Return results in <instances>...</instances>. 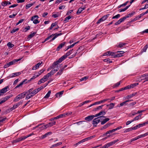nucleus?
Segmentation results:
<instances>
[{
	"mask_svg": "<svg viewBox=\"0 0 148 148\" xmlns=\"http://www.w3.org/2000/svg\"><path fill=\"white\" fill-rule=\"evenodd\" d=\"M61 35H62V34L61 33H56L55 34H51V35L48 36L47 38H45L44 41L42 42L43 43L45 42L46 41L51 38L52 37H53V38H52V39L49 41L50 42H51L55 40V39L57 37Z\"/></svg>",
	"mask_w": 148,
	"mask_h": 148,
	"instance_id": "f257e3e1",
	"label": "nucleus"
},
{
	"mask_svg": "<svg viewBox=\"0 0 148 148\" xmlns=\"http://www.w3.org/2000/svg\"><path fill=\"white\" fill-rule=\"evenodd\" d=\"M106 116H100L94 119L92 121V124L93 126L96 127L98 123L101 122V120H102V118H106Z\"/></svg>",
	"mask_w": 148,
	"mask_h": 148,
	"instance_id": "f03ea898",
	"label": "nucleus"
},
{
	"mask_svg": "<svg viewBox=\"0 0 148 148\" xmlns=\"http://www.w3.org/2000/svg\"><path fill=\"white\" fill-rule=\"evenodd\" d=\"M21 59L14 60L8 63L5 64L3 68L4 69L7 68L10 66L15 64V63L21 60Z\"/></svg>",
	"mask_w": 148,
	"mask_h": 148,
	"instance_id": "7ed1b4c3",
	"label": "nucleus"
},
{
	"mask_svg": "<svg viewBox=\"0 0 148 148\" xmlns=\"http://www.w3.org/2000/svg\"><path fill=\"white\" fill-rule=\"evenodd\" d=\"M39 17L38 15H35L32 17L31 20L33 21L34 24H37L40 22V21L38 20Z\"/></svg>",
	"mask_w": 148,
	"mask_h": 148,
	"instance_id": "20e7f679",
	"label": "nucleus"
},
{
	"mask_svg": "<svg viewBox=\"0 0 148 148\" xmlns=\"http://www.w3.org/2000/svg\"><path fill=\"white\" fill-rule=\"evenodd\" d=\"M37 93L35 90H34L32 91V92H31L30 93H28V94H27L26 95V97H25V99L26 100H27L31 98L32 97H33L35 95H36Z\"/></svg>",
	"mask_w": 148,
	"mask_h": 148,
	"instance_id": "39448f33",
	"label": "nucleus"
},
{
	"mask_svg": "<svg viewBox=\"0 0 148 148\" xmlns=\"http://www.w3.org/2000/svg\"><path fill=\"white\" fill-rule=\"evenodd\" d=\"M9 89H10L9 86H7L2 88L0 90V96L3 95L7 91L9 90Z\"/></svg>",
	"mask_w": 148,
	"mask_h": 148,
	"instance_id": "423d86ee",
	"label": "nucleus"
},
{
	"mask_svg": "<svg viewBox=\"0 0 148 148\" xmlns=\"http://www.w3.org/2000/svg\"><path fill=\"white\" fill-rule=\"evenodd\" d=\"M128 18V16H124L122 18H120L119 20L117 22L115 23V25H117L120 24L121 22L124 21V20L126 19L127 18Z\"/></svg>",
	"mask_w": 148,
	"mask_h": 148,
	"instance_id": "0eeeda50",
	"label": "nucleus"
},
{
	"mask_svg": "<svg viewBox=\"0 0 148 148\" xmlns=\"http://www.w3.org/2000/svg\"><path fill=\"white\" fill-rule=\"evenodd\" d=\"M23 101H20L18 103H16L15 105H14L13 107H12L10 108V110H12L17 107H18V106H19L21 104H22L23 103Z\"/></svg>",
	"mask_w": 148,
	"mask_h": 148,
	"instance_id": "6e6552de",
	"label": "nucleus"
},
{
	"mask_svg": "<svg viewBox=\"0 0 148 148\" xmlns=\"http://www.w3.org/2000/svg\"><path fill=\"white\" fill-rule=\"evenodd\" d=\"M12 95H10L9 96H5L3 98H2L0 100L2 103H3L7 100L9 98L11 97Z\"/></svg>",
	"mask_w": 148,
	"mask_h": 148,
	"instance_id": "1a4fd4ad",
	"label": "nucleus"
},
{
	"mask_svg": "<svg viewBox=\"0 0 148 148\" xmlns=\"http://www.w3.org/2000/svg\"><path fill=\"white\" fill-rule=\"evenodd\" d=\"M21 74V73L19 72L13 73L10 74L8 77L9 78H11L15 77L16 76L19 75Z\"/></svg>",
	"mask_w": 148,
	"mask_h": 148,
	"instance_id": "9d476101",
	"label": "nucleus"
},
{
	"mask_svg": "<svg viewBox=\"0 0 148 148\" xmlns=\"http://www.w3.org/2000/svg\"><path fill=\"white\" fill-rule=\"evenodd\" d=\"M95 117V115H89L85 117V120L87 121H91Z\"/></svg>",
	"mask_w": 148,
	"mask_h": 148,
	"instance_id": "9b49d317",
	"label": "nucleus"
},
{
	"mask_svg": "<svg viewBox=\"0 0 148 148\" xmlns=\"http://www.w3.org/2000/svg\"><path fill=\"white\" fill-rule=\"evenodd\" d=\"M125 52L123 51H119L117 52L116 54V58H118L122 56Z\"/></svg>",
	"mask_w": 148,
	"mask_h": 148,
	"instance_id": "f8f14e48",
	"label": "nucleus"
},
{
	"mask_svg": "<svg viewBox=\"0 0 148 148\" xmlns=\"http://www.w3.org/2000/svg\"><path fill=\"white\" fill-rule=\"evenodd\" d=\"M27 79H25L22 82H21L18 85L16 86L15 87V88H17L19 87H21L22 85L24 84L27 83Z\"/></svg>",
	"mask_w": 148,
	"mask_h": 148,
	"instance_id": "ddd939ff",
	"label": "nucleus"
},
{
	"mask_svg": "<svg viewBox=\"0 0 148 148\" xmlns=\"http://www.w3.org/2000/svg\"><path fill=\"white\" fill-rule=\"evenodd\" d=\"M66 44L65 42H63L62 43L60 44L57 47L56 50L57 51H59L60 49H61Z\"/></svg>",
	"mask_w": 148,
	"mask_h": 148,
	"instance_id": "4468645a",
	"label": "nucleus"
},
{
	"mask_svg": "<svg viewBox=\"0 0 148 148\" xmlns=\"http://www.w3.org/2000/svg\"><path fill=\"white\" fill-rule=\"evenodd\" d=\"M85 6L83 8L81 7V8H79L77 12V14H80L83 10H85Z\"/></svg>",
	"mask_w": 148,
	"mask_h": 148,
	"instance_id": "2eb2a0df",
	"label": "nucleus"
},
{
	"mask_svg": "<svg viewBox=\"0 0 148 148\" xmlns=\"http://www.w3.org/2000/svg\"><path fill=\"white\" fill-rule=\"evenodd\" d=\"M106 112L105 111H101L99 113L97 114H95V116L97 117L101 115H102L101 116H104L103 115H104L106 114Z\"/></svg>",
	"mask_w": 148,
	"mask_h": 148,
	"instance_id": "dca6fc26",
	"label": "nucleus"
},
{
	"mask_svg": "<svg viewBox=\"0 0 148 148\" xmlns=\"http://www.w3.org/2000/svg\"><path fill=\"white\" fill-rule=\"evenodd\" d=\"M52 134V132H48L47 133H46L44 135H42V136H41V138L42 139L46 137L47 136L50 135Z\"/></svg>",
	"mask_w": 148,
	"mask_h": 148,
	"instance_id": "f3484780",
	"label": "nucleus"
},
{
	"mask_svg": "<svg viewBox=\"0 0 148 148\" xmlns=\"http://www.w3.org/2000/svg\"><path fill=\"white\" fill-rule=\"evenodd\" d=\"M64 91L62 90L61 91L57 93L55 96H56V97H62V95L63 94Z\"/></svg>",
	"mask_w": 148,
	"mask_h": 148,
	"instance_id": "a211bd4d",
	"label": "nucleus"
},
{
	"mask_svg": "<svg viewBox=\"0 0 148 148\" xmlns=\"http://www.w3.org/2000/svg\"><path fill=\"white\" fill-rule=\"evenodd\" d=\"M27 93V92H24L23 93L18 95V96L20 97L21 99H22L24 98L25 97V96Z\"/></svg>",
	"mask_w": 148,
	"mask_h": 148,
	"instance_id": "6ab92c4d",
	"label": "nucleus"
},
{
	"mask_svg": "<svg viewBox=\"0 0 148 148\" xmlns=\"http://www.w3.org/2000/svg\"><path fill=\"white\" fill-rule=\"evenodd\" d=\"M114 106L115 103H110L109 104H108L107 105V107H109V109H112L114 108Z\"/></svg>",
	"mask_w": 148,
	"mask_h": 148,
	"instance_id": "aec40b11",
	"label": "nucleus"
},
{
	"mask_svg": "<svg viewBox=\"0 0 148 148\" xmlns=\"http://www.w3.org/2000/svg\"><path fill=\"white\" fill-rule=\"evenodd\" d=\"M137 94L136 92H135V93H132L130 95L127 96L126 97V98L127 99H129L132 98L134 96H135Z\"/></svg>",
	"mask_w": 148,
	"mask_h": 148,
	"instance_id": "412c9836",
	"label": "nucleus"
},
{
	"mask_svg": "<svg viewBox=\"0 0 148 148\" xmlns=\"http://www.w3.org/2000/svg\"><path fill=\"white\" fill-rule=\"evenodd\" d=\"M127 43H123L121 42H120L119 44L117 46V47L119 48H122Z\"/></svg>",
	"mask_w": 148,
	"mask_h": 148,
	"instance_id": "4be33fe9",
	"label": "nucleus"
},
{
	"mask_svg": "<svg viewBox=\"0 0 148 148\" xmlns=\"http://www.w3.org/2000/svg\"><path fill=\"white\" fill-rule=\"evenodd\" d=\"M66 58L64 56V55L62 56L60 58H59L57 61L59 63H60L62 62L63 60H64Z\"/></svg>",
	"mask_w": 148,
	"mask_h": 148,
	"instance_id": "5701e85b",
	"label": "nucleus"
},
{
	"mask_svg": "<svg viewBox=\"0 0 148 148\" xmlns=\"http://www.w3.org/2000/svg\"><path fill=\"white\" fill-rule=\"evenodd\" d=\"M62 64H59V66H53V68L54 69L55 71L56 72L59 69V68L60 67L62 66Z\"/></svg>",
	"mask_w": 148,
	"mask_h": 148,
	"instance_id": "b1692460",
	"label": "nucleus"
},
{
	"mask_svg": "<svg viewBox=\"0 0 148 148\" xmlns=\"http://www.w3.org/2000/svg\"><path fill=\"white\" fill-rule=\"evenodd\" d=\"M110 120V119L109 118H106L105 119L103 120L102 121H101V124L103 125L106 123L108 121Z\"/></svg>",
	"mask_w": 148,
	"mask_h": 148,
	"instance_id": "393cba45",
	"label": "nucleus"
},
{
	"mask_svg": "<svg viewBox=\"0 0 148 148\" xmlns=\"http://www.w3.org/2000/svg\"><path fill=\"white\" fill-rule=\"evenodd\" d=\"M73 50V49L71 50H70L68 52H67L64 55V56L66 57V58L68 56H69L71 53H72Z\"/></svg>",
	"mask_w": 148,
	"mask_h": 148,
	"instance_id": "a878e982",
	"label": "nucleus"
},
{
	"mask_svg": "<svg viewBox=\"0 0 148 148\" xmlns=\"http://www.w3.org/2000/svg\"><path fill=\"white\" fill-rule=\"evenodd\" d=\"M111 124L110 123H107L103 127L101 128V130H103L106 129Z\"/></svg>",
	"mask_w": 148,
	"mask_h": 148,
	"instance_id": "bb28decb",
	"label": "nucleus"
},
{
	"mask_svg": "<svg viewBox=\"0 0 148 148\" xmlns=\"http://www.w3.org/2000/svg\"><path fill=\"white\" fill-rule=\"evenodd\" d=\"M71 17L72 16H68L67 17L65 18L64 20V21L65 22V23L68 22L69 21V20L71 18Z\"/></svg>",
	"mask_w": 148,
	"mask_h": 148,
	"instance_id": "cd10ccee",
	"label": "nucleus"
},
{
	"mask_svg": "<svg viewBox=\"0 0 148 148\" xmlns=\"http://www.w3.org/2000/svg\"><path fill=\"white\" fill-rule=\"evenodd\" d=\"M138 84V83H135L134 84H133L130 85H129V86H130L129 87H130V89L131 88H133L135 86H136Z\"/></svg>",
	"mask_w": 148,
	"mask_h": 148,
	"instance_id": "c85d7f7f",
	"label": "nucleus"
},
{
	"mask_svg": "<svg viewBox=\"0 0 148 148\" xmlns=\"http://www.w3.org/2000/svg\"><path fill=\"white\" fill-rule=\"evenodd\" d=\"M11 4V3L9 1H5L4 2H2L1 3V5L2 6H6L7 4Z\"/></svg>",
	"mask_w": 148,
	"mask_h": 148,
	"instance_id": "c756f323",
	"label": "nucleus"
},
{
	"mask_svg": "<svg viewBox=\"0 0 148 148\" xmlns=\"http://www.w3.org/2000/svg\"><path fill=\"white\" fill-rule=\"evenodd\" d=\"M62 144V143L60 142H59L58 143H57L56 144L52 145V146H51V147H50V148H52L53 147H57V146H58L61 145V144Z\"/></svg>",
	"mask_w": 148,
	"mask_h": 148,
	"instance_id": "7c9ffc66",
	"label": "nucleus"
},
{
	"mask_svg": "<svg viewBox=\"0 0 148 148\" xmlns=\"http://www.w3.org/2000/svg\"><path fill=\"white\" fill-rule=\"evenodd\" d=\"M46 80H45V79H44V78H43L40 79V80L39 81L38 83V84H40L42 83H44Z\"/></svg>",
	"mask_w": 148,
	"mask_h": 148,
	"instance_id": "2f4dec72",
	"label": "nucleus"
},
{
	"mask_svg": "<svg viewBox=\"0 0 148 148\" xmlns=\"http://www.w3.org/2000/svg\"><path fill=\"white\" fill-rule=\"evenodd\" d=\"M103 61L105 62H106L108 64L112 63V60H110L109 58L103 60Z\"/></svg>",
	"mask_w": 148,
	"mask_h": 148,
	"instance_id": "473e14b6",
	"label": "nucleus"
},
{
	"mask_svg": "<svg viewBox=\"0 0 148 148\" xmlns=\"http://www.w3.org/2000/svg\"><path fill=\"white\" fill-rule=\"evenodd\" d=\"M114 132V129L112 130H110L109 131L107 132L104 135H106L108 134H110L112 132Z\"/></svg>",
	"mask_w": 148,
	"mask_h": 148,
	"instance_id": "72a5a7b5",
	"label": "nucleus"
},
{
	"mask_svg": "<svg viewBox=\"0 0 148 148\" xmlns=\"http://www.w3.org/2000/svg\"><path fill=\"white\" fill-rule=\"evenodd\" d=\"M34 3H35V2H34V3H29V4H27L26 5V7H25L26 9H28L29 8H30L34 4Z\"/></svg>",
	"mask_w": 148,
	"mask_h": 148,
	"instance_id": "f704fd0d",
	"label": "nucleus"
},
{
	"mask_svg": "<svg viewBox=\"0 0 148 148\" xmlns=\"http://www.w3.org/2000/svg\"><path fill=\"white\" fill-rule=\"evenodd\" d=\"M44 88L43 87V86H41L40 87H39L36 89H35V90L37 93L38 92H39V91H40V90H41L42 89Z\"/></svg>",
	"mask_w": 148,
	"mask_h": 148,
	"instance_id": "c9c22d12",
	"label": "nucleus"
},
{
	"mask_svg": "<svg viewBox=\"0 0 148 148\" xmlns=\"http://www.w3.org/2000/svg\"><path fill=\"white\" fill-rule=\"evenodd\" d=\"M139 138H138V136H137V137H135L132 139H131V140H130V142L129 143V144H131V143L133 141H135V140H136L138 139Z\"/></svg>",
	"mask_w": 148,
	"mask_h": 148,
	"instance_id": "e433bc0d",
	"label": "nucleus"
},
{
	"mask_svg": "<svg viewBox=\"0 0 148 148\" xmlns=\"http://www.w3.org/2000/svg\"><path fill=\"white\" fill-rule=\"evenodd\" d=\"M104 105H102L101 106H99L97 108H94V111H97L99 110H100L102 109L103 106Z\"/></svg>",
	"mask_w": 148,
	"mask_h": 148,
	"instance_id": "4c0bfd02",
	"label": "nucleus"
},
{
	"mask_svg": "<svg viewBox=\"0 0 148 148\" xmlns=\"http://www.w3.org/2000/svg\"><path fill=\"white\" fill-rule=\"evenodd\" d=\"M80 48V47L78 49L77 51V52H76V53H75V54H73V55L71 56L70 57H69V58H74V57H75V56L79 52H78V50H79V49Z\"/></svg>",
	"mask_w": 148,
	"mask_h": 148,
	"instance_id": "58836bf2",
	"label": "nucleus"
},
{
	"mask_svg": "<svg viewBox=\"0 0 148 148\" xmlns=\"http://www.w3.org/2000/svg\"><path fill=\"white\" fill-rule=\"evenodd\" d=\"M48 123L49 126V127H51L55 125L56 123V122L55 121H53L52 122L49 123Z\"/></svg>",
	"mask_w": 148,
	"mask_h": 148,
	"instance_id": "ea45409f",
	"label": "nucleus"
},
{
	"mask_svg": "<svg viewBox=\"0 0 148 148\" xmlns=\"http://www.w3.org/2000/svg\"><path fill=\"white\" fill-rule=\"evenodd\" d=\"M51 93V91H49L46 94V95L45 96L44 98H48L50 96Z\"/></svg>",
	"mask_w": 148,
	"mask_h": 148,
	"instance_id": "a19ab883",
	"label": "nucleus"
},
{
	"mask_svg": "<svg viewBox=\"0 0 148 148\" xmlns=\"http://www.w3.org/2000/svg\"><path fill=\"white\" fill-rule=\"evenodd\" d=\"M142 114H140L138 116H136L135 117L134 119V120H135V121H137L139 119H141V116L142 115Z\"/></svg>",
	"mask_w": 148,
	"mask_h": 148,
	"instance_id": "79ce46f5",
	"label": "nucleus"
},
{
	"mask_svg": "<svg viewBox=\"0 0 148 148\" xmlns=\"http://www.w3.org/2000/svg\"><path fill=\"white\" fill-rule=\"evenodd\" d=\"M110 52L111 53H109V56H111L113 58H116V54L113 52L110 51Z\"/></svg>",
	"mask_w": 148,
	"mask_h": 148,
	"instance_id": "37998d69",
	"label": "nucleus"
},
{
	"mask_svg": "<svg viewBox=\"0 0 148 148\" xmlns=\"http://www.w3.org/2000/svg\"><path fill=\"white\" fill-rule=\"evenodd\" d=\"M114 144V142H113V141L112 142H111L109 143H107L106 144L108 148L109 147H110V146H111V145H113Z\"/></svg>",
	"mask_w": 148,
	"mask_h": 148,
	"instance_id": "c03bdc74",
	"label": "nucleus"
},
{
	"mask_svg": "<svg viewBox=\"0 0 148 148\" xmlns=\"http://www.w3.org/2000/svg\"><path fill=\"white\" fill-rule=\"evenodd\" d=\"M132 131V127L129 128L127 129H126L124 130V133H126L130 132Z\"/></svg>",
	"mask_w": 148,
	"mask_h": 148,
	"instance_id": "a18cd8bd",
	"label": "nucleus"
},
{
	"mask_svg": "<svg viewBox=\"0 0 148 148\" xmlns=\"http://www.w3.org/2000/svg\"><path fill=\"white\" fill-rule=\"evenodd\" d=\"M148 47V45H145V46L142 49V52H146Z\"/></svg>",
	"mask_w": 148,
	"mask_h": 148,
	"instance_id": "49530a36",
	"label": "nucleus"
},
{
	"mask_svg": "<svg viewBox=\"0 0 148 148\" xmlns=\"http://www.w3.org/2000/svg\"><path fill=\"white\" fill-rule=\"evenodd\" d=\"M7 46L9 48H11L14 46V45L10 42H9L7 44Z\"/></svg>",
	"mask_w": 148,
	"mask_h": 148,
	"instance_id": "de8ad7c7",
	"label": "nucleus"
},
{
	"mask_svg": "<svg viewBox=\"0 0 148 148\" xmlns=\"http://www.w3.org/2000/svg\"><path fill=\"white\" fill-rule=\"evenodd\" d=\"M20 99H21V98H20V97L18 96V95L14 99V101H18V100H19Z\"/></svg>",
	"mask_w": 148,
	"mask_h": 148,
	"instance_id": "09e8293b",
	"label": "nucleus"
},
{
	"mask_svg": "<svg viewBox=\"0 0 148 148\" xmlns=\"http://www.w3.org/2000/svg\"><path fill=\"white\" fill-rule=\"evenodd\" d=\"M56 22L52 23L51 24L50 27H49V29L50 30H51L56 25Z\"/></svg>",
	"mask_w": 148,
	"mask_h": 148,
	"instance_id": "8fccbe9b",
	"label": "nucleus"
},
{
	"mask_svg": "<svg viewBox=\"0 0 148 148\" xmlns=\"http://www.w3.org/2000/svg\"><path fill=\"white\" fill-rule=\"evenodd\" d=\"M120 84V82H119L115 84L113 86L114 88L118 87Z\"/></svg>",
	"mask_w": 148,
	"mask_h": 148,
	"instance_id": "3c124183",
	"label": "nucleus"
},
{
	"mask_svg": "<svg viewBox=\"0 0 148 148\" xmlns=\"http://www.w3.org/2000/svg\"><path fill=\"white\" fill-rule=\"evenodd\" d=\"M35 32H33L32 33H31L28 36L29 38H31L35 35Z\"/></svg>",
	"mask_w": 148,
	"mask_h": 148,
	"instance_id": "603ef678",
	"label": "nucleus"
},
{
	"mask_svg": "<svg viewBox=\"0 0 148 148\" xmlns=\"http://www.w3.org/2000/svg\"><path fill=\"white\" fill-rule=\"evenodd\" d=\"M36 77H37L36 76V75H35L33 77H32V78H31L30 80H28L27 81V82H26V83H28V82H29L30 81H32V80L35 79V78H36Z\"/></svg>",
	"mask_w": 148,
	"mask_h": 148,
	"instance_id": "864d4df0",
	"label": "nucleus"
},
{
	"mask_svg": "<svg viewBox=\"0 0 148 148\" xmlns=\"http://www.w3.org/2000/svg\"><path fill=\"white\" fill-rule=\"evenodd\" d=\"M18 30H19V29L18 28L13 29H12L11 31V33H12V34L14 33V32H16L18 31Z\"/></svg>",
	"mask_w": 148,
	"mask_h": 148,
	"instance_id": "5fc2aeb1",
	"label": "nucleus"
},
{
	"mask_svg": "<svg viewBox=\"0 0 148 148\" xmlns=\"http://www.w3.org/2000/svg\"><path fill=\"white\" fill-rule=\"evenodd\" d=\"M135 12H133L129 14L128 15L125 16H128V18H129V17H131L135 14Z\"/></svg>",
	"mask_w": 148,
	"mask_h": 148,
	"instance_id": "6e6d98bb",
	"label": "nucleus"
},
{
	"mask_svg": "<svg viewBox=\"0 0 148 148\" xmlns=\"http://www.w3.org/2000/svg\"><path fill=\"white\" fill-rule=\"evenodd\" d=\"M88 78V77L87 76H85L81 78L80 79L81 81L86 80Z\"/></svg>",
	"mask_w": 148,
	"mask_h": 148,
	"instance_id": "4d7b16f0",
	"label": "nucleus"
},
{
	"mask_svg": "<svg viewBox=\"0 0 148 148\" xmlns=\"http://www.w3.org/2000/svg\"><path fill=\"white\" fill-rule=\"evenodd\" d=\"M128 7H126L122 9H120L119 10V12H124L127 9Z\"/></svg>",
	"mask_w": 148,
	"mask_h": 148,
	"instance_id": "13d9d810",
	"label": "nucleus"
},
{
	"mask_svg": "<svg viewBox=\"0 0 148 148\" xmlns=\"http://www.w3.org/2000/svg\"><path fill=\"white\" fill-rule=\"evenodd\" d=\"M120 16V15L119 14H118L117 15L113 16L112 18V19H114V18H119Z\"/></svg>",
	"mask_w": 148,
	"mask_h": 148,
	"instance_id": "bf43d9fd",
	"label": "nucleus"
},
{
	"mask_svg": "<svg viewBox=\"0 0 148 148\" xmlns=\"http://www.w3.org/2000/svg\"><path fill=\"white\" fill-rule=\"evenodd\" d=\"M63 70V69H61L59 70V71L57 73V75H61Z\"/></svg>",
	"mask_w": 148,
	"mask_h": 148,
	"instance_id": "052dcab7",
	"label": "nucleus"
},
{
	"mask_svg": "<svg viewBox=\"0 0 148 148\" xmlns=\"http://www.w3.org/2000/svg\"><path fill=\"white\" fill-rule=\"evenodd\" d=\"M39 130L40 131L46 129L45 127V126L44 125H42L40 127H39Z\"/></svg>",
	"mask_w": 148,
	"mask_h": 148,
	"instance_id": "680f3d73",
	"label": "nucleus"
},
{
	"mask_svg": "<svg viewBox=\"0 0 148 148\" xmlns=\"http://www.w3.org/2000/svg\"><path fill=\"white\" fill-rule=\"evenodd\" d=\"M6 119V118H0V123L4 121Z\"/></svg>",
	"mask_w": 148,
	"mask_h": 148,
	"instance_id": "e2e57ef3",
	"label": "nucleus"
},
{
	"mask_svg": "<svg viewBox=\"0 0 148 148\" xmlns=\"http://www.w3.org/2000/svg\"><path fill=\"white\" fill-rule=\"evenodd\" d=\"M21 140H22V139L21 137L17 138L15 141L16 142H18Z\"/></svg>",
	"mask_w": 148,
	"mask_h": 148,
	"instance_id": "0e129e2a",
	"label": "nucleus"
},
{
	"mask_svg": "<svg viewBox=\"0 0 148 148\" xmlns=\"http://www.w3.org/2000/svg\"><path fill=\"white\" fill-rule=\"evenodd\" d=\"M110 53V51H108L103 53V56H109V53Z\"/></svg>",
	"mask_w": 148,
	"mask_h": 148,
	"instance_id": "69168bd1",
	"label": "nucleus"
},
{
	"mask_svg": "<svg viewBox=\"0 0 148 148\" xmlns=\"http://www.w3.org/2000/svg\"><path fill=\"white\" fill-rule=\"evenodd\" d=\"M109 100V99H103V100H101L100 101V102H101V103H102L105 102L106 101H108Z\"/></svg>",
	"mask_w": 148,
	"mask_h": 148,
	"instance_id": "338daca9",
	"label": "nucleus"
},
{
	"mask_svg": "<svg viewBox=\"0 0 148 148\" xmlns=\"http://www.w3.org/2000/svg\"><path fill=\"white\" fill-rule=\"evenodd\" d=\"M59 63L57 61H56V62H54L53 63V67L57 66L58 64Z\"/></svg>",
	"mask_w": 148,
	"mask_h": 148,
	"instance_id": "774afa93",
	"label": "nucleus"
}]
</instances>
